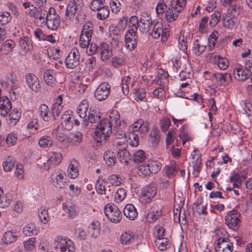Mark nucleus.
Here are the masks:
<instances>
[{"label":"nucleus","instance_id":"f257e3e1","mask_svg":"<svg viewBox=\"0 0 252 252\" xmlns=\"http://www.w3.org/2000/svg\"><path fill=\"white\" fill-rule=\"evenodd\" d=\"M120 116L118 111L113 112L109 116V119L103 120L101 123L97 126L95 135L97 142L105 141L109 137L112 129L115 131L114 135L117 139L122 138L126 133L123 130L126 127L124 121L120 120Z\"/></svg>","mask_w":252,"mask_h":252},{"label":"nucleus","instance_id":"f03ea898","mask_svg":"<svg viewBox=\"0 0 252 252\" xmlns=\"http://www.w3.org/2000/svg\"><path fill=\"white\" fill-rule=\"evenodd\" d=\"M149 123L148 121H144L142 119H139L132 124L129 130L130 132L129 136V144L132 147H136L139 145V136L135 133L138 132L139 133L145 135L149 130Z\"/></svg>","mask_w":252,"mask_h":252},{"label":"nucleus","instance_id":"7ed1b4c3","mask_svg":"<svg viewBox=\"0 0 252 252\" xmlns=\"http://www.w3.org/2000/svg\"><path fill=\"white\" fill-rule=\"evenodd\" d=\"M169 25H163L161 21L154 20V22L150 27V31L147 33L153 38L157 39L161 37V41L164 42L167 40L169 36Z\"/></svg>","mask_w":252,"mask_h":252},{"label":"nucleus","instance_id":"20e7f679","mask_svg":"<svg viewBox=\"0 0 252 252\" xmlns=\"http://www.w3.org/2000/svg\"><path fill=\"white\" fill-rule=\"evenodd\" d=\"M161 168V164L157 160H149L138 167L139 174L144 176H150L158 173Z\"/></svg>","mask_w":252,"mask_h":252},{"label":"nucleus","instance_id":"39448f33","mask_svg":"<svg viewBox=\"0 0 252 252\" xmlns=\"http://www.w3.org/2000/svg\"><path fill=\"white\" fill-rule=\"evenodd\" d=\"M55 243V248L60 252H74L75 250L73 242L67 237L61 236H57Z\"/></svg>","mask_w":252,"mask_h":252},{"label":"nucleus","instance_id":"423d86ee","mask_svg":"<svg viewBox=\"0 0 252 252\" xmlns=\"http://www.w3.org/2000/svg\"><path fill=\"white\" fill-rule=\"evenodd\" d=\"M34 4L33 8L29 11L28 15L31 17L38 19L42 23H43L48 13V10L46 7V4L42 2L41 3H34Z\"/></svg>","mask_w":252,"mask_h":252},{"label":"nucleus","instance_id":"0eeeda50","mask_svg":"<svg viewBox=\"0 0 252 252\" xmlns=\"http://www.w3.org/2000/svg\"><path fill=\"white\" fill-rule=\"evenodd\" d=\"M105 216L111 222L118 223L122 219V215L119 208L114 204H107L104 210Z\"/></svg>","mask_w":252,"mask_h":252},{"label":"nucleus","instance_id":"6e6552de","mask_svg":"<svg viewBox=\"0 0 252 252\" xmlns=\"http://www.w3.org/2000/svg\"><path fill=\"white\" fill-rule=\"evenodd\" d=\"M45 22L47 28L50 30L55 31L59 27L60 24V17L54 7H50L48 9Z\"/></svg>","mask_w":252,"mask_h":252},{"label":"nucleus","instance_id":"1a4fd4ad","mask_svg":"<svg viewBox=\"0 0 252 252\" xmlns=\"http://www.w3.org/2000/svg\"><path fill=\"white\" fill-rule=\"evenodd\" d=\"M138 36L136 28L129 29L125 34V46L129 51H133L136 47Z\"/></svg>","mask_w":252,"mask_h":252},{"label":"nucleus","instance_id":"9d476101","mask_svg":"<svg viewBox=\"0 0 252 252\" xmlns=\"http://www.w3.org/2000/svg\"><path fill=\"white\" fill-rule=\"evenodd\" d=\"M84 6L83 0H70L68 3L65 16L66 19L72 21L78 11Z\"/></svg>","mask_w":252,"mask_h":252},{"label":"nucleus","instance_id":"9b49d317","mask_svg":"<svg viewBox=\"0 0 252 252\" xmlns=\"http://www.w3.org/2000/svg\"><path fill=\"white\" fill-rule=\"evenodd\" d=\"M241 214L236 210L230 211L225 217V221L227 226L233 230H237L241 223Z\"/></svg>","mask_w":252,"mask_h":252},{"label":"nucleus","instance_id":"f8f14e48","mask_svg":"<svg viewBox=\"0 0 252 252\" xmlns=\"http://www.w3.org/2000/svg\"><path fill=\"white\" fill-rule=\"evenodd\" d=\"M232 76L228 73H214L211 75V80L216 87L226 86L231 81Z\"/></svg>","mask_w":252,"mask_h":252},{"label":"nucleus","instance_id":"ddd939ff","mask_svg":"<svg viewBox=\"0 0 252 252\" xmlns=\"http://www.w3.org/2000/svg\"><path fill=\"white\" fill-rule=\"evenodd\" d=\"M100 119L101 115L99 110L97 108L91 106L89 110L88 117L87 116V118L83 120L82 125L83 126L87 127L89 125V123H97L99 122L97 125L98 126L104 119L101 120H100Z\"/></svg>","mask_w":252,"mask_h":252},{"label":"nucleus","instance_id":"4468645a","mask_svg":"<svg viewBox=\"0 0 252 252\" xmlns=\"http://www.w3.org/2000/svg\"><path fill=\"white\" fill-rule=\"evenodd\" d=\"M110 85L105 82L101 83L94 92V96L98 101L106 99L110 94Z\"/></svg>","mask_w":252,"mask_h":252},{"label":"nucleus","instance_id":"2eb2a0df","mask_svg":"<svg viewBox=\"0 0 252 252\" xmlns=\"http://www.w3.org/2000/svg\"><path fill=\"white\" fill-rule=\"evenodd\" d=\"M215 249L217 252H232L233 243L227 237H220L215 243Z\"/></svg>","mask_w":252,"mask_h":252},{"label":"nucleus","instance_id":"dca6fc26","mask_svg":"<svg viewBox=\"0 0 252 252\" xmlns=\"http://www.w3.org/2000/svg\"><path fill=\"white\" fill-rule=\"evenodd\" d=\"M80 55L76 48H73L65 59V66L67 68L74 69L80 64Z\"/></svg>","mask_w":252,"mask_h":252},{"label":"nucleus","instance_id":"f3484780","mask_svg":"<svg viewBox=\"0 0 252 252\" xmlns=\"http://www.w3.org/2000/svg\"><path fill=\"white\" fill-rule=\"evenodd\" d=\"M157 187L154 183H150L141 189V195L146 203L152 201L157 194Z\"/></svg>","mask_w":252,"mask_h":252},{"label":"nucleus","instance_id":"a211bd4d","mask_svg":"<svg viewBox=\"0 0 252 252\" xmlns=\"http://www.w3.org/2000/svg\"><path fill=\"white\" fill-rule=\"evenodd\" d=\"M151 15L147 12L142 13L139 19V31L142 33H147L153 23Z\"/></svg>","mask_w":252,"mask_h":252},{"label":"nucleus","instance_id":"6ab92c4d","mask_svg":"<svg viewBox=\"0 0 252 252\" xmlns=\"http://www.w3.org/2000/svg\"><path fill=\"white\" fill-rule=\"evenodd\" d=\"M51 183L57 188L64 189L66 182L64 181L63 175L59 170H54L51 174Z\"/></svg>","mask_w":252,"mask_h":252},{"label":"nucleus","instance_id":"aec40b11","mask_svg":"<svg viewBox=\"0 0 252 252\" xmlns=\"http://www.w3.org/2000/svg\"><path fill=\"white\" fill-rule=\"evenodd\" d=\"M26 83L28 86L35 93L41 90V85L38 77L34 74L28 73L26 75Z\"/></svg>","mask_w":252,"mask_h":252},{"label":"nucleus","instance_id":"412c9836","mask_svg":"<svg viewBox=\"0 0 252 252\" xmlns=\"http://www.w3.org/2000/svg\"><path fill=\"white\" fill-rule=\"evenodd\" d=\"M74 116L71 111L64 112L62 116L61 125L65 130H70L73 126Z\"/></svg>","mask_w":252,"mask_h":252},{"label":"nucleus","instance_id":"4be33fe9","mask_svg":"<svg viewBox=\"0 0 252 252\" xmlns=\"http://www.w3.org/2000/svg\"><path fill=\"white\" fill-rule=\"evenodd\" d=\"M162 215V207L157 204H154L151 211L147 215V220L150 223L157 220Z\"/></svg>","mask_w":252,"mask_h":252},{"label":"nucleus","instance_id":"5701e85b","mask_svg":"<svg viewBox=\"0 0 252 252\" xmlns=\"http://www.w3.org/2000/svg\"><path fill=\"white\" fill-rule=\"evenodd\" d=\"M251 71H248L243 66H239L233 71L234 78L239 81H244L251 75Z\"/></svg>","mask_w":252,"mask_h":252},{"label":"nucleus","instance_id":"b1692460","mask_svg":"<svg viewBox=\"0 0 252 252\" xmlns=\"http://www.w3.org/2000/svg\"><path fill=\"white\" fill-rule=\"evenodd\" d=\"M98 53H99L101 60L103 62L106 61L113 55L112 49L106 42H102L99 44Z\"/></svg>","mask_w":252,"mask_h":252},{"label":"nucleus","instance_id":"393cba45","mask_svg":"<svg viewBox=\"0 0 252 252\" xmlns=\"http://www.w3.org/2000/svg\"><path fill=\"white\" fill-rule=\"evenodd\" d=\"M62 159V154L60 153H53L50 154L48 159L46 163H44V169L48 170L52 165L59 164Z\"/></svg>","mask_w":252,"mask_h":252},{"label":"nucleus","instance_id":"a878e982","mask_svg":"<svg viewBox=\"0 0 252 252\" xmlns=\"http://www.w3.org/2000/svg\"><path fill=\"white\" fill-rule=\"evenodd\" d=\"M223 26L230 30L236 29L237 27V18L224 13L222 16Z\"/></svg>","mask_w":252,"mask_h":252},{"label":"nucleus","instance_id":"bb28decb","mask_svg":"<svg viewBox=\"0 0 252 252\" xmlns=\"http://www.w3.org/2000/svg\"><path fill=\"white\" fill-rule=\"evenodd\" d=\"M56 100L57 101L52 105L51 112L52 117L55 120L59 118L62 112L63 96L62 95H58Z\"/></svg>","mask_w":252,"mask_h":252},{"label":"nucleus","instance_id":"cd10ccee","mask_svg":"<svg viewBox=\"0 0 252 252\" xmlns=\"http://www.w3.org/2000/svg\"><path fill=\"white\" fill-rule=\"evenodd\" d=\"M12 108L11 101L6 96L0 97V115L5 117Z\"/></svg>","mask_w":252,"mask_h":252},{"label":"nucleus","instance_id":"c85d7f7f","mask_svg":"<svg viewBox=\"0 0 252 252\" xmlns=\"http://www.w3.org/2000/svg\"><path fill=\"white\" fill-rule=\"evenodd\" d=\"M123 213L129 220H133L138 216L137 210L132 204H127L125 206L123 209Z\"/></svg>","mask_w":252,"mask_h":252},{"label":"nucleus","instance_id":"c756f323","mask_svg":"<svg viewBox=\"0 0 252 252\" xmlns=\"http://www.w3.org/2000/svg\"><path fill=\"white\" fill-rule=\"evenodd\" d=\"M55 71L54 69H47L45 70L43 74V78L46 85L53 87L55 81Z\"/></svg>","mask_w":252,"mask_h":252},{"label":"nucleus","instance_id":"7c9ffc66","mask_svg":"<svg viewBox=\"0 0 252 252\" xmlns=\"http://www.w3.org/2000/svg\"><path fill=\"white\" fill-rule=\"evenodd\" d=\"M117 157L120 162L125 164H127L131 158V155L125 147L118 150Z\"/></svg>","mask_w":252,"mask_h":252},{"label":"nucleus","instance_id":"2f4dec72","mask_svg":"<svg viewBox=\"0 0 252 252\" xmlns=\"http://www.w3.org/2000/svg\"><path fill=\"white\" fill-rule=\"evenodd\" d=\"M182 10H179L178 8H172V6L167 9L165 12V19L168 22H173L177 19L179 14Z\"/></svg>","mask_w":252,"mask_h":252},{"label":"nucleus","instance_id":"473e14b6","mask_svg":"<svg viewBox=\"0 0 252 252\" xmlns=\"http://www.w3.org/2000/svg\"><path fill=\"white\" fill-rule=\"evenodd\" d=\"M89 106V102L87 99H84L81 102L77 108V112L80 118L83 119L87 118Z\"/></svg>","mask_w":252,"mask_h":252},{"label":"nucleus","instance_id":"72a5a7b5","mask_svg":"<svg viewBox=\"0 0 252 252\" xmlns=\"http://www.w3.org/2000/svg\"><path fill=\"white\" fill-rule=\"evenodd\" d=\"M179 168V166L176 162L174 160H172L170 164L164 168V170L167 176L170 178L176 175Z\"/></svg>","mask_w":252,"mask_h":252},{"label":"nucleus","instance_id":"f704fd0d","mask_svg":"<svg viewBox=\"0 0 252 252\" xmlns=\"http://www.w3.org/2000/svg\"><path fill=\"white\" fill-rule=\"evenodd\" d=\"M15 46V43L12 40H7L3 43L1 46L0 50L3 55H7L13 52Z\"/></svg>","mask_w":252,"mask_h":252},{"label":"nucleus","instance_id":"c9c22d12","mask_svg":"<svg viewBox=\"0 0 252 252\" xmlns=\"http://www.w3.org/2000/svg\"><path fill=\"white\" fill-rule=\"evenodd\" d=\"M100 226L98 221H93L88 227V232L92 237L96 238L100 234Z\"/></svg>","mask_w":252,"mask_h":252},{"label":"nucleus","instance_id":"e433bc0d","mask_svg":"<svg viewBox=\"0 0 252 252\" xmlns=\"http://www.w3.org/2000/svg\"><path fill=\"white\" fill-rule=\"evenodd\" d=\"M19 45L25 51H30L32 48V40L28 36L21 37L19 40Z\"/></svg>","mask_w":252,"mask_h":252},{"label":"nucleus","instance_id":"4c0bfd02","mask_svg":"<svg viewBox=\"0 0 252 252\" xmlns=\"http://www.w3.org/2000/svg\"><path fill=\"white\" fill-rule=\"evenodd\" d=\"M39 112L40 116L44 121H49L51 119V112L49 111L48 107L46 104H41L39 108Z\"/></svg>","mask_w":252,"mask_h":252},{"label":"nucleus","instance_id":"58836bf2","mask_svg":"<svg viewBox=\"0 0 252 252\" xmlns=\"http://www.w3.org/2000/svg\"><path fill=\"white\" fill-rule=\"evenodd\" d=\"M134 239V233L131 231H126L123 233L120 237V241L124 245H128L132 243Z\"/></svg>","mask_w":252,"mask_h":252},{"label":"nucleus","instance_id":"ea45409f","mask_svg":"<svg viewBox=\"0 0 252 252\" xmlns=\"http://www.w3.org/2000/svg\"><path fill=\"white\" fill-rule=\"evenodd\" d=\"M17 237V234L16 232L7 231L3 234L2 241L4 243L8 244L15 242Z\"/></svg>","mask_w":252,"mask_h":252},{"label":"nucleus","instance_id":"a19ab883","mask_svg":"<svg viewBox=\"0 0 252 252\" xmlns=\"http://www.w3.org/2000/svg\"><path fill=\"white\" fill-rule=\"evenodd\" d=\"M229 5V7L227 9L225 14L237 18L240 13V6L239 4L235 1Z\"/></svg>","mask_w":252,"mask_h":252},{"label":"nucleus","instance_id":"79ce46f5","mask_svg":"<svg viewBox=\"0 0 252 252\" xmlns=\"http://www.w3.org/2000/svg\"><path fill=\"white\" fill-rule=\"evenodd\" d=\"M82 140V135L79 132L70 133L68 136V143L77 146Z\"/></svg>","mask_w":252,"mask_h":252},{"label":"nucleus","instance_id":"37998d69","mask_svg":"<svg viewBox=\"0 0 252 252\" xmlns=\"http://www.w3.org/2000/svg\"><path fill=\"white\" fill-rule=\"evenodd\" d=\"M103 159L106 163L109 166L114 165L116 162V158L114 153L111 151L105 152L103 156Z\"/></svg>","mask_w":252,"mask_h":252},{"label":"nucleus","instance_id":"c03bdc74","mask_svg":"<svg viewBox=\"0 0 252 252\" xmlns=\"http://www.w3.org/2000/svg\"><path fill=\"white\" fill-rule=\"evenodd\" d=\"M132 158L134 162L139 163L143 162L147 158V155L144 151L139 150L133 153Z\"/></svg>","mask_w":252,"mask_h":252},{"label":"nucleus","instance_id":"a18cd8bd","mask_svg":"<svg viewBox=\"0 0 252 252\" xmlns=\"http://www.w3.org/2000/svg\"><path fill=\"white\" fill-rule=\"evenodd\" d=\"M21 113L18 110H13L9 115L8 124L14 126L19 121Z\"/></svg>","mask_w":252,"mask_h":252},{"label":"nucleus","instance_id":"49530a36","mask_svg":"<svg viewBox=\"0 0 252 252\" xmlns=\"http://www.w3.org/2000/svg\"><path fill=\"white\" fill-rule=\"evenodd\" d=\"M38 229L33 224H28L23 229V232L26 236H30L37 235L38 233Z\"/></svg>","mask_w":252,"mask_h":252},{"label":"nucleus","instance_id":"de8ad7c7","mask_svg":"<svg viewBox=\"0 0 252 252\" xmlns=\"http://www.w3.org/2000/svg\"><path fill=\"white\" fill-rule=\"evenodd\" d=\"M94 26L93 23L90 21H88L83 25L81 33L86 35L88 36L92 37L94 33Z\"/></svg>","mask_w":252,"mask_h":252},{"label":"nucleus","instance_id":"09e8293b","mask_svg":"<svg viewBox=\"0 0 252 252\" xmlns=\"http://www.w3.org/2000/svg\"><path fill=\"white\" fill-rule=\"evenodd\" d=\"M125 62V57L124 54H120L118 56H115L111 59V63L115 68H118L123 65Z\"/></svg>","mask_w":252,"mask_h":252},{"label":"nucleus","instance_id":"8fccbe9b","mask_svg":"<svg viewBox=\"0 0 252 252\" xmlns=\"http://www.w3.org/2000/svg\"><path fill=\"white\" fill-rule=\"evenodd\" d=\"M215 60L220 69L225 70L228 67L229 61L226 58L218 56L215 57Z\"/></svg>","mask_w":252,"mask_h":252},{"label":"nucleus","instance_id":"3c124183","mask_svg":"<svg viewBox=\"0 0 252 252\" xmlns=\"http://www.w3.org/2000/svg\"><path fill=\"white\" fill-rule=\"evenodd\" d=\"M15 162V160L12 157H7L2 163L4 170L6 172L10 171L14 167Z\"/></svg>","mask_w":252,"mask_h":252},{"label":"nucleus","instance_id":"603ef678","mask_svg":"<svg viewBox=\"0 0 252 252\" xmlns=\"http://www.w3.org/2000/svg\"><path fill=\"white\" fill-rule=\"evenodd\" d=\"M169 241L167 240V238H157L155 240V246L160 251H163L166 250L167 245Z\"/></svg>","mask_w":252,"mask_h":252},{"label":"nucleus","instance_id":"864d4df0","mask_svg":"<svg viewBox=\"0 0 252 252\" xmlns=\"http://www.w3.org/2000/svg\"><path fill=\"white\" fill-rule=\"evenodd\" d=\"M38 144L42 148L51 147L53 145L52 140L50 136L44 135L42 136L38 141Z\"/></svg>","mask_w":252,"mask_h":252},{"label":"nucleus","instance_id":"5fc2aeb1","mask_svg":"<svg viewBox=\"0 0 252 252\" xmlns=\"http://www.w3.org/2000/svg\"><path fill=\"white\" fill-rule=\"evenodd\" d=\"M160 136L159 131L157 128H154L150 133V140L153 144V145H157L159 141Z\"/></svg>","mask_w":252,"mask_h":252},{"label":"nucleus","instance_id":"6e6d98bb","mask_svg":"<svg viewBox=\"0 0 252 252\" xmlns=\"http://www.w3.org/2000/svg\"><path fill=\"white\" fill-rule=\"evenodd\" d=\"M68 174L70 178L75 179L79 175V170L77 166L73 163H70L68 167Z\"/></svg>","mask_w":252,"mask_h":252},{"label":"nucleus","instance_id":"4d7b16f0","mask_svg":"<svg viewBox=\"0 0 252 252\" xmlns=\"http://www.w3.org/2000/svg\"><path fill=\"white\" fill-rule=\"evenodd\" d=\"M109 14V9L108 6H103L97 10V18L100 20L106 19Z\"/></svg>","mask_w":252,"mask_h":252},{"label":"nucleus","instance_id":"13d9d810","mask_svg":"<svg viewBox=\"0 0 252 252\" xmlns=\"http://www.w3.org/2000/svg\"><path fill=\"white\" fill-rule=\"evenodd\" d=\"M133 94L134 95V99L137 101L143 100L146 96L145 90L141 88L135 89Z\"/></svg>","mask_w":252,"mask_h":252},{"label":"nucleus","instance_id":"bf43d9fd","mask_svg":"<svg viewBox=\"0 0 252 252\" xmlns=\"http://www.w3.org/2000/svg\"><path fill=\"white\" fill-rule=\"evenodd\" d=\"M12 19V17L9 12L7 11H1L0 12V23L3 25L8 23Z\"/></svg>","mask_w":252,"mask_h":252},{"label":"nucleus","instance_id":"052dcab7","mask_svg":"<svg viewBox=\"0 0 252 252\" xmlns=\"http://www.w3.org/2000/svg\"><path fill=\"white\" fill-rule=\"evenodd\" d=\"M187 0H171L170 5L172 8H178L183 10L185 7Z\"/></svg>","mask_w":252,"mask_h":252},{"label":"nucleus","instance_id":"680f3d73","mask_svg":"<svg viewBox=\"0 0 252 252\" xmlns=\"http://www.w3.org/2000/svg\"><path fill=\"white\" fill-rule=\"evenodd\" d=\"M38 217L41 222L46 224L49 220L48 211L45 209L40 208L38 211Z\"/></svg>","mask_w":252,"mask_h":252},{"label":"nucleus","instance_id":"e2e57ef3","mask_svg":"<svg viewBox=\"0 0 252 252\" xmlns=\"http://www.w3.org/2000/svg\"><path fill=\"white\" fill-rule=\"evenodd\" d=\"M217 32H213L209 36L208 39V46L210 51H212L214 48L217 39L218 38L217 36Z\"/></svg>","mask_w":252,"mask_h":252},{"label":"nucleus","instance_id":"0e129e2a","mask_svg":"<svg viewBox=\"0 0 252 252\" xmlns=\"http://www.w3.org/2000/svg\"><path fill=\"white\" fill-rule=\"evenodd\" d=\"M166 9L167 5L164 1L163 0H159L156 7L157 14L158 15L163 14L165 12H166Z\"/></svg>","mask_w":252,"mask_h":252},{"label":"nucleus","instance_id":"69168bd1","mask_svg":"<svg viewBox=\"0 0 252 252\" xmlns=\"http://www.w3.org/2000/svg\"><path fill=\"white\" fill-rule=\"evenodd\" d=\"M220 12L218 10L215 11L211 16V19L209 22L210 25L211 27L215 26L220 21Z\"/></svg>","mask_w":252,"mask_h":252},{"label":"nucleus","instance_id":"338daca9","mask_svg":"<svg viewBox=\"0 0 252 252\" xmlns=\"http://www.w3.org/2000/svg\"><path fill=\"white\" fill-rule=\"evenodd\" d=\"M193 45V50L196 55H200L206 48V45H201L198 43V39L195 41Z\"/></svg>","mask_w":252,"mask_h":252},{"label":"nucleus","instance_id":"774afa93","mask_svg":"<svg viewBox=\"0 0 252 252\" xmlns=\"http://www.w3.org/2000/svg\"><path fill=\"white\" fill-rule=\"evenodd\" d=\"M126 190L123 188H120L115 193V199L116 202H121L126 198Z\"/></svg>","mask_w":252,"mask_h":252}]
</instances>
